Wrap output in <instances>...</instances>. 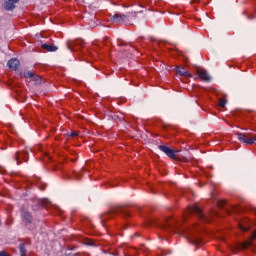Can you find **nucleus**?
Listing matches in <instances>:
<instances>
[{
	"instance_id": "f257e3e1",
	"label": "nucleus",
	"mask_w": 256,
	"mask_h": 256,
	"mask_svg": "<svg viewBox=\"0 0 256 256\" xmlns=\"http://www.w3.org/2000/svg\"><path fill=\"white\" fill-rule=\"evenodd\" d=\"M144 221L146 227H157L165 233L185 235L186 239H188L192 245H195V247H202V245H205V241H203V228L197 224L185 227L172 217L158 219L153 216H145Z\"/></svg>"
},
{
	"instance_id": "f03ea898",
	"label": "nucleus",
	"mask_w": 256,
	"mask_h": 256,
	"mask_svg": "<svg viewBox=\"0 0 256 256\" xmlns=\"http://www.w3.org/2000/svg\"><path fill=\"white\" fill-rule=\"evenodd\" d=\"M115 215H120V217H122L123 219H131V217H133V210L125 206L112 208L109 212H106L105 214H102L100 216L103 227H105V223H107L109 219H113Z\"/></svg>"
},
{
	"instance_id": "7ed1b4c3",
	"label": "nucleus",
	"mask_w": 256,
	"mask_h": 256,
	"mask_svg": "<svg viewBox=\"0 0 256 256\" xmlns=\"http://www.w3.org/2000/svg\"><path fill=\"white\" fill-rule=\"evenodd\" d=\"M158 149L160 151H162V153L167 155V157H169V159H173L174 161H178V162L183 161L184 163L189 162V159H187V157L181 158V157L177 156V153H179V150H175V149L169 147L168 145H165V144L159 145Z\"/></svg>"
},
{
	"instance_id": "20e7f679",
	"label": "nucleus",
	"mask_w": 256,
	"mask_h": 256,
	"mask_svg": "<svg viewBox=\"0 0 256 256\" xmlns=\"http://www.w3.org/2000/svg\"><path fill=\"white\" fill-rule=\"evenodd\" d=\"M189 217H196L198 221H201L202 223L209 222V217L205 215V212H203V208L199 205H195L190 208L188 212Z\"/></svg>"
},
{
	"instance_id": "39448f33",
	"label": "nucleus",
	"mask_w": 256,
	"mask_h": 256,
	"mask_svg": "<svg viewBox=\"0 0 256 256\" xmlns=\"http://www.w3.org/2000/svg\"><path fill=\"white\" fill-rule=\"evenodd\" d=\"M237 137L240 143H244L245 145H253L256 141V135L253 133H241L237 132Z\"/></svg>"
},
{
	"instance_id": "423d86ee",
	"label": "nucleus",
	"mask_w": 256,
	"mask_h": 256,
	"mask_svg": "<svg viewBox=\"0 0 256 256\" xmlns=\"http://www.w3.org/2000/svg\"><path fill=\"white\" fill-rule=\"evenodd\" d=\"M85 41H83L82 39H76V40H69L67 42V48L70 51H81L84 47Z\"/></svg>"
},
{
	"instance_id": "0eeeda50",
	"label": "nucleus",
	"mask_w": 256,
	"mask_h": 256,
	"mask_svg": "<svg viewBox=\"0 0 256 256\" xmlns=\"http://www.w3.org/2000/svg\"><path fill=\"white\" fill-rule=\"evenodd\" d=\"M15 159L17 161V165H21V163H27L29 161V152L25 150H21L16 152Z\"/></svg>"
},
{
	"instance_id": "6e6552de",
	"label": "nucleus",
	"mask_w": 256,
	"mask_h": 256,
	"mask_svg": "<svg viewBox=\"0 0 256 256\" xmlns=\"http://www.w3.org/2000/svg\"><path fill=\"white\" fill-rule=\"evenodd\" d=\"M21 217L24 224L27 223V225H31V221H33V215H31V212L25 208H22Z\"/></svg>"
},
{
	"instance_id": "1a4fd4ad",
	"label": "nucleus",
	"mask_w": 256,
	"mask_h": 256,
	"mask_svg": "<svg viewBox=\"0 0 256 256\" xmlns=\"http://www.w3.org/2000/svg\"><path fill=\"white\" fill-rule=\"evenodd\" d=\"M125 19H127V15L125 14H114L111 17V21L113 23H124V25H127V21H125Z\"/></svg>"
},
{
	"instance_id": "9d476101",
	"label": "nucleus",
	"mask_w": 256,
	"mask_h": 256,
	"mask_svg": "<svg viewBox=\"0 0 256 256\" xmlns=\"http://www.w3.org/2000/svg\"><path fill=\"white\" fill-rule=\"evenodd\" d=\"M19 65H21V62L17 58H12L7 62V67L12 69V71H17V69H19Z\"/></svg>"
},
{
	"instance_id": "9b49d317",
	"label": "nucleus",
	"mask_w": 256,
	"mask_h": 256,
	"mask_svg": "<svg viewBox=\"0 0 256 256\" xmlns=\"http://www.w3.org/2000/svg\"><path fill=\"white\" fill-rule=\"evenodd\" d=\"M19 77H24L25 79H31V81H34L35 77L37 76V73L29 70H25L23 72H18Z\"/></svg>"
},
{
	"instance_id": "f8f14e48",
	"label": "nucleus",
	"mask_w": 256,
	"mask_h": 256,
	"mask_svg": "<svg viewBox=\"0 0 256 256\" xmlns=\"http://www.w3.org/2000/svg\"><path fill=\"white\" fill-rule=\"evenodd\" d=\"M197 75L202 79V81H211V76L207 73V70L199 68L197 70Z\"/></svg>"
},
{
	"instance_id": "ddd939ff",
	"label": "nucleus",
	"mask_w": 256,
	"mask_h": 256,
	"mask_svg": "<svg viewBox=\"0 0 256 256\" xmlns=\"http://www.w3.org/2000/svg\"><path fill=\"white\" fill-rule=\"evenodd\" d=\"M176 73L177 75H180L181 77H186L187 79L193 77L189 71L185 70L183 67L176 66Z\"/></svg>"
},
{
	"instance_id": "4468645a",
	"label": "nucleus",
	"mask_w": 256,
	"mask_h": 256,
	"mask_svg": "<svg viewBox=\"0 0 256 256\" xmlns=\"http://www.w3.org/2000/svg\"><path fill=\"white\" fill-rule=\"evenodd\" d=\"M3 9H5V11H13L15 9V7H17L14 2H11L9 0H6L3 4H2Z\"/></svg>"
},
{
	"instance_id": "2eb2a0df",
	"label": "nucleus",
	"mask_w": 256,
	"mask_h": 256,
	"mask_svg": "<svg viewBox=\"0 0 256 256\" xmlns=\"http://www.w3.org/2000/svg\"><path fill=\"white\" fill-rule=\"evenodd\" d=\"M82 244L87 245L88 247H96L97 246V242H95V240H93L91 238H84L82 240Z\"/></svg>"
},
{
	"instance_id": "dca6fc26",
	"label": "nucleus",
	"mask_w": 256,
	"mask_h": 256,
	"mask_svg": "<svg viewBox=\"0 0 256 256\" xmlns=\"http://www.w3.org/2000/svg\"><path fill=\"white\" fill-rule=\"evenodd\" d=\"M87 168L83 167L80 172L73 171V177L74 179H81L83 177L84 173H87Z\"/></svg>"
},
{
	"instance_id": "f3484780",
	"label": "nucleus",
	"mask_w": 256,
	"mask_h": 256,
	"mask_svg": "<svg viewBox=\"0 0 256 256\" xmlns=\"http://www.w3.org/2000/svg\"><path fill=\"white\" fill-rule=\"evenodd\" d=\"M33 81L35 82V85H43V83L47 82V80L45 78H42L38 74H36Z\"/></svg>"
},
{
	"instance_id": "a211bd4d",
	"label": "nucleus",
	"mask_w": 256,
	"mask_h": 256,
	"mask_svg": "<svg viewBox=\"0 0 256 256\" xmlns=\"http://www.w3.org/2000/svg\"><path fill=\"white\" fill-rule=\"evenodd\" d=\"M42 49L53 52V51H57V46L45 43V44H42Z\"/></svg>"
},
{
	"instance_id": "6ab92c4d",
	"label": "nucleus",
	"mask_w": 256,
	"mask_h": 256,
	"mask_svg": "<svg viewBox=\"0 0 256 256\" xmlns=\"http://www.w3.org/2000/svg\"><path fill=\"white\" fill-rule=\"evenodd\" d=\"M18 249L20 251V256H27V248H25V243L19 244Z\"/></svg>"
},
{
	"instance_id": "aec40b11",
	"label": "nucleus",
	"mask_w": 256,
	"mask_h": 256,
	"mask_svg": "<svg viewBox=\"0 0 256 256\" xmlns=\"http://www.w3.org/2000/svg\"><path fill=\"white\" fill-rule=\"evenodd\" d=\"M244 213H253L254 215H256V208L253 206H246L245 208H243Z\"/></svg>"
},
{
	"instance_id": "412c9836",
	"label": "nucleus",
	"mask_w": 256,
	"mask_h": 256,
	"mask_svg": "<svg viewBox=\"0 0 256 256\" xmlns=\"http://www.w3.org/2000/svg\"><path fill=\"white\" fill-rule=\"evenodd\" d=\"M17 95V101L20 103H25V101H27V97L21 94V92H17Z\"/></svg>"
},
{
	"instance_id": "4be33fe9",
	"label": "nucleus",
	"mask_w": 256,
	"mask_h": 256,
	"mask_svg": "<svg viewBox=\"0 0 256 256\" xmlns=\"http://www.w3.org/2000/svg\"><path fill=\"white\" fill-rule=\"evenodd\" d=\"M24 225H25L26 229H28V231L33 232L36 229V226L33 224V221H31L30 224H27V222H26V223H24Z\"/></svg>"
},
{
	"instance_id": "5701e85b",
	"label": "nucleus",
	"mask_w": 256,
	"mask_h": 256,
	"mask_svg": "<svg viewBox=\"0 0 256 256\" xmlns=\"http://www.w3.org/2000/svg\"><path fill=\"white\" fill-rule=\"evenodd\" d=\"M148 189L151 191V193H157V186L151 183L148 184Z\"/></svg>"
},
{
	"instance_id": "b1692460",
	"label": "nucleus",
	"mask_w": 256,
	"mask_h": 256,
	"mask_svg": "<svg viewBox=\"0 0 256 256\" xmlns=\"http://www.w3.org/2000/svg\"><path fill=\"white\" fill-rule=\"evenodd\" d=\"M78 135H79V133L72 131L71 133L67 134V137H71L73 139V138L77 137Z\"/></svg>"
},
{
	"instance_id": "393cba45",
	"label": "nucleus",
	"mask_w": 256,
	"mask_h": 256,
	"mask_svg": "<svg viewBox=\"0 0 256 256\" xmlns=\"http://www.w3.org/2000/svg\"><path fill=\"white\" fill-rule=\"evenodd\" d=\"M6 225H13V217L8 216L7 220H6Z\"/></svg>"
},
{
	"instance_id": "a878e982",
	"label": "nucleus",
	"mask_w": 256,
	"mask_h": 256,
	"mask_svg": "<svg viewBox=\"0 0 256 256\" xmlns=\"http://www.w3.org/2000/svg\"><path fill=\"white\" fill-rule=\"evenodd\" d=\"M240 229L242 231H248L249 230V226L245 225V224H240Z\"/></svg>"
},
{
	"instance_id": "bb28decb",
	"label": "nucleus",
	"mask_w": 256,
	"mask_h": 256,
	"mask_svg": "<svg viewBox=\"0 0 256 256\" xmlns=\"http://www.w3.org/2000/svg\"><path fill=\"white\" fill-rule=\"evenodd\" d=\"M199 93H209V90L207 88L199 87L198 89Z\"/></svg>"
},
{
	"instance_id": "cd10ccee",
	"label": "nucleus",
	"mask_w": 256,
	"mask_h": 256,
	"mask_svg": "<svg viewBox=\"0 0 256 256\" xmlns=\"http://www.w3.org/2000/svg\"><path fill=\"white\" fill-rule=\"evenodd\" d=\"M65 256H79V255H81L80 253H75V254H73V253H67V252H65V254H64Z\"/></svg>"
},
{
	"instance_id": "c85d7f7f",
	"label": "nucleus",
	"mask_w": 256,
	"mask_h": 256,
	"mask_svg": "<svg viewBox=\"0 0 256 256\" xmlns=\"http://www.w3.org/2000/svg\"><path fill=\"white\" fill-rule=\"evenodd\" d=\"M39 189H41V191H45V189H47V184H41Z\"/></svg>"
},
{
	"instance_id": "c756f323",
	"label": "nucleus",
	"mask_w": 256,
	"mask_h": 256,
	"mask_svg": "<svg viewBox=\"0 0 256 256\" xmlns=\"http://www.w3.org/2000/svg\"><path fill=\"white\" fill-rule=\"evenodd\" d=\"M67 249H68V251H75V249H77V246H71V245H69V246L67 247Z\"/></svg>"
},
{
	"instance_id": "7c9ffc66",
	"label": "nucleus",
	"mask_w": 256,
	"mask_h": 256,
	"mask_svg": "<svg viewBox=\"0 0 256 256\" xmlns=\"http://www.w3.org/2000/svg\"><path fill=\"white\" fill-rule=\"evenodd\" d=\"M119 41V47H123L125 45H127V43H125V41L123 40H118Z\"/></svg>"
},
{
	"instance_id": "2f4dec72",
	"label": "nucleus",
	"mask_w": 256,
	"mask_h": 256,
	"mask_svg": "<svg viewBox=\"0 0 256 256\" xmlns=\"http://www.w3.org/2000/svg\"><path fill=\"white\" fill-rule=\"evenodd\" d=\"M108 185L109 187H117V183L115 182H109Z\"/></svg>"
},
{
	"instance_id": "473e14b6",
	"label": "nucleus",
	"mask_w": 256,
	"mask_h": 256,
	"mask_svg": "<svg viewBox=\"0 0 256 256\" xmlns=\"http://www.w3.org/2000/svg\"><path fill=\"white\" fill-rule=\"evenodd\" d=\"M247 17L250 20L255 19V15H253V14H247Z\"/></svg>"
},
{
	"instance_id": "72a5a7b5",
	"label": "nucleus",
	"mask_w": 256,
	"mask_h": 256,
	"mask_svg": "<svg viewBox=\"0 0 256 256\" xmlns=\"http://www.w3.org/2000/svg\"><path fill=\"white\" fill-rule=\"evenodd\" d=\"M0 256H10V255L7 254V252H5V251H0Z\"/></svg>"
},
{
	"instance_id": "f704fd0d",
	"label": "nucleus",
	"mask_w": 256,
	"mask_h": 256,
	"mask_svg": "<svg viewBox=\"0 0 256 256\" xmlns=\"http://www.w3.org/2000/svg\"><path fill=\"white\" fill-rule=\"evenodd\" d=\"M25 245H31V239L30 238L26 239Z\"/></svg>"
},
{
	"instance_id": "c9c22d12",
	"label": "nucleus",
	"mask_w": 256,
	"mask_h": 256,
	"mask_svg": "<svg viewBox=\"0 0 256 256\" xmlns=\"http://www.w3.org/2000/svg\"><path fill=\"white\" fill-rule=\"evenodd\" d=\"M8 1H10L11 3L17 4V3H19L21 0H8Z\"/></svg>"
},
{
	"instance_id": "e433bc0d",
	"label": "nucleus",
	"mask_w": 256,
	"mask_h": 256,
	"mask_svg": "<svg viewBox=\"0 0 256 256\" xmlns=\"http://www.w3.org/2000/svg\"><path fill=\"white\" fill-rule=\"evenodd\" d=\"M157 187H162L163 188V182H158Z\"/></svg>"
},
{
	"instance_id": "4c0bfd02",
	"label": "nucleus",
	"mask_w": 256,
	"mask_h": 256,
	"mask_svg": "<svg viewBox=\"0 0 256 256\" xmlns=\"http://www.w3.org/2000/svg\"><path fill=\"white\" fill-rule=\"evenodd\" d=\"M0 173H5V169H3V167L0 166Z\"/></svg>"
},
{
	"instance_id": "58836bf2",
	"label": "nucleus",
	"mask_w": 256,
	"mask_h": 256,
	"mask_svg": "<svg viewBox=\"0 0 256 256\" xmlns=\"http://www.w3.org/2000/svg\"><path fill=\"white\" fill-rule=\"evenodd\" d=\"M127 225H129V223H125V224H123V229H127Z\"/></svg>"
},
{
	"instance_id": "ea45409f",
	"label": "nucleus",
	"mask_w": 256,
	"mask_h": 256,
	"mask_svg": "<svg viewBox=\"0 0 256 256\" xmlns=\"http://www.w3.org/2000/svg\"><path fill=\"white\" fill-rule=\"evenodd\" d=\"M222 107H225V102H222Z\"/></svg>"
},
{
	"instance_id": "a19ab883",
	"label": "nucleus",
	"mask_w": 256,
	"mask_h": 256,
	"mask_svg": "<svg viewBox=\"0 0 256 256\" xmlns=\"http://www.w3.org/2000/svg\"><path fill=\"white\" fill-rule=\"evenodd\" d=\"M244 15H247V11H244Z\"/></svg>"
},
{
	"instance_id": "79ce46f5",
	"label": "nucleus",
	"mask_w": 256,
	"mask_h": 256,
	"mask_svg": "<svg viewBox=\"0 0 256 256\" xmlns=\"http://www.w3.org/2000/svg\"><path fill=\"white\" fill-rule=\"evenodd\" d=\"M68 177V179H71V176H67Z\"/></svg>"
}]
</instances>
